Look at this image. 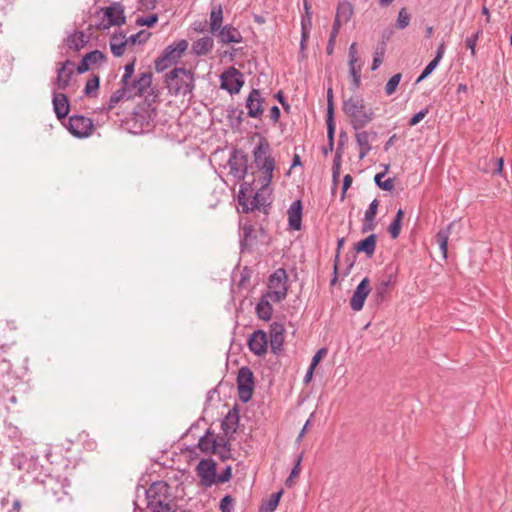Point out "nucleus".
Instances as JSON below:
<instances>
[{
  "label": "nucleus",
  "instance_id": "63",
  "mask_svg": "<svg viewBox=\"0 0 512 512\" xmlns=\"http://www.w3.org/2000/svg\"><path fill=\"white\" fill-rule=\"evenodd\" d=\"M401 227H402V222L398 221V220H392V222L390 223V225L388 226V233L390 234V237L392 239H396L399 237L400 235V232H401Z\"/></svg>",
  "mask_w": 512,
  "mask_h": 512
},
{
  "label": "nucleus",
  "instance_id": "17",
  "mask_svg": "<svg viewBox=\"0 0 512 512\" xmlns=\"http://www.w3.org/2000/svg\"><path fill=\"white\" fill-rule=\"evenodd\" d=\"M348 56H349V74L351 77V86L350 89L352 91H356L361 86V69L362 64H357L358 62V56H357V44L353 42L348 50Z\"/></svg>",
  "mask_w": 512,
  "mask_h": 512
},
{
  "label": "nucleus",
  "instance_id": "20",
  "mask_svg": "<svg viewBox=\"0 0 512 512\" xmlns=\"http://www.w3.org/2000/svg\"><path fill=\"white\" fill-rule=\"evenodd\" d=\"M147 506L152 504V501H170V486L165 481L153 482L150 487L145 491Z\"/></svg>",
  "mask_w": 512,
  "mask_h": 512
},
{
  "label": "nucleus",
  "instance_id": "61",
  "mask_svg": "<svg viewBox=\"0 0 512 512\" xmlns=\"http://www.w3.org/2000/svg\"><path fill=\"white\" fill-rule=\"evenodd\" d=\"M304 14L301 17V24H312V7L309 0H303Z\"/></svg>",
  "mask_w": 512,
  "mask_h": 512
},
{
  "label": "nucleus",
  "instance_id": "2",
  "mask_svg": "<svg viewBox=\"0 0 512 512\" xmlns=\"http://www.w3.org/2000/svg\"><path fill=\"white\" fill-rule=\"evenodd\" d=\"M153 74L150 71L141 72L136 78H130L126 83L120 82L121 87L115 92V99L132 100L135 97L145 96L147 99L152 96L153 101L157 98L155 89L152 88Z\"/></svg>",
  "mask_w": 512,
  "mask_h": 512
},
{
  "label": "nucleus",
  "instance_id": "50",
  "mask_svg": "<svg viewBox=\"0 0 512 512\" xmlns=\"http://www.w3.org/2000/svg\"><path fill=\"white\" fill-rule=\"evenodd\" d=\"M411 20V15L408 12L406 7H403L399 10L397 20H396V27L398 29H405Z\"/></svg>",
  "mask_w": 512,
  "mask_h": 512
},
{
  "label": "nucleus",
  "instance_id": "42",
  "mask_svg": "<svg viewBox=\"0 0 512 512\" xmlns=\"http://www.w3.org/2000/svg\"><path fill=\"white\" fill-rule=\"evenodd\" d=\"M99 88H100V76L97 74H92L85 84V87L83 89V94L89 98L97 97Z\"/></svg>",
  "mask_w": 512,
  "mask_h": 512
},
{
  "label": "nucleus",
  "instance_id": "56",
  "mask_svg": "<svg viewBox=\"0 0 512 512\" xmlns=\"http://www.w3.org/2000/svg\"><path fill=\"white\" fill-rule=\"evenodd\" d=\"M157 21H158V15L154 13V14H150L148 16H142V17L137 18L136 25L152 27L157 23Z\"/></svg>",
  "mask_w": 512,
  "mask_h": 512
},
{
  "label": "nucleus",
  "instance_id": "33",
  "mask_svg": "<svg viewBox=\"0 0 512 512\" xmlns=\"http://www.w3.org/2000/svg\"><path fill=\"white\" fill-rule=\"evenodd\" d=\"M64 45L73 52H79L88 43V38L82 31L75 30L64 40Z\"/></svg>",
  "mask_w": 512,
  "mask_h": 512
},
{
  "label": "nucleus",
  "instance_id": "25",
  "mask_svg": "<svg viewBox=\"0 0 512 512\" xmlns=\"http://www.w3.org/2000/svg\"><path fill=\"white\" fill-rule=\"evenodd\" d=\"M52 105L57 119L60 121L66 119L71 109L68 96L65 93L54 90L52 93Z\"/></svg>",
  "mask_w": 512,
  "mask_h": 512
},
{
  "label": "nucleus",
  "instance_id": "37",
  "mask_svg": "<svg viewBox=\"0 0 512 512\" xmlns=\"http://www.w3.org/2000/svg\"><path fill=\"white\" fill-rule=\"evenodd\" d=\"M390 285H391V277H389L386 280H382L375 285V288H374V291L372 294V301L374 302L375 305L379 306L380 304H382L385 301L386 296L389 292Z\"/></svg>",
  "mask_w": 512,
  "mask_h": 512
},
{
  "label": "nucleus",
  "instance_id": "31",
  "mask_svg": "<svg viewBox=\"0 0 512 512\" xmlns=\"http://www.w3.org/2000/svg\"><path fill=\"white\" fill-rule=\"evenodd\" d=\"M239 425V410L234 407L225 416L224 420L221 423V429L224 434V438L227 439L229 436L233 435L238 428Z\"/></svg>",
  "mask_w": 512,
  "mask_h": 512
},
{
  "label": "nucleus",
  "instance_id": "1",
  "mask_svg": "<svg viewBox=\"0 0 512 512\" xmlns=\"http://www.w3.org/2000/svg\"><path fill=\"white\" fill-rule=\"evenodd\" d=\"M342 111L355 131L365 128L376 118L375 109L366 102L361 93H354L343 99Z\"/></svg>",
  "mask_w": 512,
  "mask_h": 512
},
{
  "label": "nucleus",
  "instance_id": "49",
  "mask_svg": "<svg viewBox=\"0 0 512 512\" xmlns=\"http://www.w3.org/2000/svg\"><path fill=\"white\" fill-rule=\"evenodd\" d=\"M151 33L145 30H141L136 34H133L126 38L127 44L135 45V44H144L149 39Z\"/></svg>",
  "mask_w": 512,
  "mask_h": 512
},
{
  "label": "nucleus",
  "instance_id": "60",
  "mask_svg": "<svg viewBox=\"0 0 512 512\" xmlns=\"http://www.w3.org/2000/svg\"><path fill=\"white\" fill-rule=\"evenodd\" d=\"M379 201L377 199H373L369 204L368 209L365 211L364 220H375L377 211H378Z\"/></svg>",
  "mask_w": 512,
  "mask_h": 512
},
{
  "label": "nucleus",
  "instance_id": "55",
  "mask_svg": "<svg viewBox=\"0 0 512 512\" xmlns=\"http://www.w3.org/2000/svg\"><path fill=\"white\" fill-rule=\"evenodd\" d=\"M115 92H113L108 100V102L102 107L98 108V112L101 114H108L112 109L116 107V105L121 102L119 98L115 99Z\"/></svg>",
  "mask_w": 512,
  "mask_h": 512
},
{
  "label": "nucleus",
  "instance_id": "46",
  "mask_svg": "<svg viewBox=\"0 0 512 512\" xmlns=\"http://www.w3.org/2000/svg\"><path fill=\"white\" fill-rule=\"evenodd\" d=\"M325 121L326 123H335L334 96L332 87L327 89V108Z\"/></svg>",
  "mask_w": 512,
  "mask_h": 512
},
{
  "label": "nucleus",
  "instance_id": "12",
  "mask_svg": "<svg viewBox=\"0 0 512 512\" xmlns=\"http://www.w3.org/2000/svg\"><path fill=\"white\" fill-rule=\"evenodd\" d=\"M243 85V74L234 67H229L220 75V88L230 95L238 94Z\"/></svg>",
  "mask_w": 512,
  "mask_h": 512
},
{
  "label": "nucleus",
  "instance_id": "32",
  "mask_svg": "<svg viewBox=\"0 0 512 512\" xmlns=\"http://www.w3.org/2000/svg\"><path fill=\"white\" fill-rule=\"evenodd\" d=\"M272 296H267V293H263L259 302L256 304L255 313L260 320L269 321L273 314Z\"/></svg>",
  "mask_w": 512,
  "mask_h": 512
},
{
  "label": "nucleus",
  "instance_id": "45",
  "mask_svg": "<svg viewBox=\"0 0 512 512\" xmlns=\"http://www.w3.org/2000/svg\"><path fill=\"white\" fill-rule=\"evenodd\" d=\"M327 126V145L322 147V153L327 156L334 149L335 123H326Z\"/></svg>",
  "mask_w": 512,
  "mask_h": 512
},
{
  "label": "nucleus",
  "instance_id": "6",
  "mask_svg": "<svg viewBox=\"0 0 512 512\" xmlns=\"http://www.w3.org/2000/svg\"><path fill=\"white\" fill-rule=\"evenodd\" d=\"M187 48L188 42L185 39L175 41L168 45L154 60L156 72L161 73L170 66L177 64Z\"/></svg>",
  "mask_w": 512,
  "mask_h": 512
},
{
  "label": "nucleus",
  "instance_id": "59",
  "mask_svg": "<svg viewBox=\"0 0 512 512\" xmlns=\"http://www.w3.org/2000/svg\"><path fill=\"white\" fill-rule=\"evenodd\" d=\"M438 64L439 63L437 61H435L434 59L431 60L427 64V66L423 69V71L421 72L419 77L417 78L416 83H419V82L423 81L424 79H426L436 69Z\"/></svg>",
  "mask_w": 512,
  "mask_h": 512
},
{
  "label": "nucleus",
  "instance_id": "21",
  "mask_svg": "<svg viewBox=\"0 0 512 512\" xmlns=\"http://www.w3.org/2000/svg\"><path fill=\"white\" fill-rule=\"evenodd\" d=\"M371 292L370 280L364 277L357 285L350 299V306L353 311L362 310L365 300Z\"/></svg>",
  "mask_w": 512,
  "mask_h": 512
},
{
  "label": "nucleus",
  "instance_id": "38",
  "mask_svg": "<svg viewBox=\"0 0 512 512\" xmlns=\"http://www.w3.org/2000/svg\"><path fill=\"white\" fill-rule=\"evenodd\" d=\"M223 23V8L221 4L213 5L209 15L210 32L215 34Z\"/></svg>",
  "mask_w": 512,
  "mask_h": 512
},
{
  "label": "nucleus",
  "instance_id": "53",
  "mask_svg": "<svg viewBox=\"0 0 512 512\" xmlns=\"http://www.w3.org/2000/svg\"><path fill=\"white\" fill-rule=\"evenodd\" d=\"M482 34V30L478 29L474 34L467 37L465 40L466 47L470 49L471 56L474 57L476 55V43L479 39V36Z\"/></svg>",
  "mask_w": 512,
  "mask_h": 512
},
{
  "label": "nucleus",
  "instance_id": "27",
  "mask_svg": "<svg viewBox=\"0 0 512 512\" xmlns=\"http://www.w3.org/2000/svg\"><path fill=\"white\" fill-rule=\"evenodd\" d=\"M288 227L292 231H299L302 228L303 204L300 199L293 201L287 211Z\"/></svg>",
  "mask_w": 512,
  "mask_h": 512
},
{
  "label": "nucleus",
  "instance_id": "29",
  "mask_svg": "<svg viewBox=\"0 0 512 512\" xmlns=\"http://www.w3.org/2000/svg\"><path fill=\"white\" fill-rule=\"evenodd\" d=\"M255 182H256L255 179H253L251 182L243 180V182L240 185L237 200H238V204L242 208L243 213H244L245 204L247 206H250L252 204V199L256 193Z\"/></svg>",
  "mask_w": 512,
  "mask_h": 512
},
{
  "label": "nucleus",
  "instance_id": "16",
  "mask_svg": "<svg viewBox=\"0 0 512 512\" xmlns=\"http://www.w3.org/2000/svg\"><path fill=\"white\" fill-rule=\"evenodd\" d=\"M216 466V462L211 458L200 460L196 467V472L202 486L208 488L215 484Z\"/></svg>",
  "mask_w": 512,
  "mask_h": 512
},
{
  "label": "nucleus",
  "instance_id": "40",
  "mask_svg": "<svg viewBox=\"0 0 512 512\" xmlns=\"http://www.w3.org/2000/svg\"><path fill=\"white\" fill-rule=\"evenodd\" d=\"M244 111L234 106L227 108V119L232 129H239L243 123Z\"/></svg>",
  "mask_w": 512,
  "mask_h": 512
},
{
  "label": "nucleus",
  "instance_id": "4",
  "mask_svg": "<svg viewBox=\"0 0 512 512\" xmlns=\"http://www.w3.org/2000/svg\"><path fill=\"white\" fill-rule=\"evenodd\" d=\"M252 154L256 167L262 171V176L259 178L260 183H263L264 187L270 186L275 170V159L271 155V147L265 137H260L259 143L254 147Z\"/></svg>",
  "mask_w": 512,
  "mask_h": 512
},
{
  "label": "nucleus",
  "instance_id": "34",
  "mask_svg": "<svg viewBox=\"0 0 512 512\" xmlns=\"http://www.w3.org/2000/svg\"><path fill=\"white\" fill-rule=\"evenodd\" d=\"M376 245L377 235L370 234L354 245V251L356 253H364L367 258H371L375 253Z\"/></svg>",
  "mask_w": 512,
  "mask_h": 512
},
{
  "label": "nucleus",
  "instance_id": "15",
  "mask_svg": "<svg viewBox=\"0 0 512 512\" xmlns=\"http://www.w3.org/2000/svg\"><path fill=\"white\" fill-rule=\"evenodd\" d=\"M74 62L70 59H67L63 62H59L57 64L56 72L57 76L53 80V85L55 86V90L63 91L68 88L70 85L71 79L74 75Z\"/></svg>",
  "mask_w": 512,
  "mask_h": 512
},
{
  "label": "nucleus",
  "instance_id": "47",
  "mask_svg": "<svg viewBox=\"0 0 512 512\" xmlns=\"http://www.w3.org/2000/svg\"><path fill=\"white\" fill-rule=\"evenodd\" d=\"M385 172L377 173L374 177L375 184L384 191H392L394 189V178L383 179Z\"/></svg>",
  "mask_w": 512,
  "mask_h": 512
},
{
  "label": "nucleus",
  "instance_id": "39",
  "mask_svg": "<svg viewBox=\"0 0 512 512\" xmlns=\"http://www.w3.org/2000/svg\"><path fill=\"white\" fill-rule=\"evenodd\" d=\"M452 226H453V223H450L445 228L440 229L435 236L436 242L438 243L439 248H440L444 258L447 257L448 240H449L450 230H451Z\"/></svg>",
  "mask_w": 512,
  "mask_h": 512
},
{
  "label": "nucleus",
  "instance_id": "57",
  "mask_svg": "<svg viewBox=\"0 0 512 512\" xmlns=\"http://www.w3.org/2000/svg\"><path fill=\"white\" fill-rule=\"evenodd\" d=\"M135 64L136 57H133L132 60L124 66V74L122 75L120 82L126 83L130 78L133 77L135 72Z\"/></svg>",
  "mask_w": 512,
  "mask_h": 512
},
{
  "label": "nucleus",
  "instance_id": "43",
  "mask_svg": "<svg viewBox=\"0 0 512 512\" xmlns=\"http://www.w3.org/2000/svg\"><path fill=\"white\" fill-rule=\"evenodd\" d=\"M282 494V489L279 490L278 492L273 493L268 500L264 501L260 505L259 512H274L277 506L279 505Z\"/></svg>",
  "mask_w": 512,
  "mask_h": 512
},
{
  "label": "nucleus",
  "instance_id": "51",
  "mask_svg": "<svg viewBox=\"0 0 512 512\" xmlns=\"http://www.w3.org/2000/svg\"><path fill=\"white\" fill-rule=\"evenodd\" d=\"M401 79H402V74L396 73L387 81V83L385 85V93L388 96L392 95L396 91Z\"/></svg>",
  "mask_w": 512,
  "mask_h": 512
},
{
  "label": "nucleus",
  "instance_id": "35",
  "mask_svg": "<svg viewBox=\"0 0 512 512\" xmlns=\"http://www.w3.org/2000/svg\"><path fill=\"white\" fill-rule=\"evenodd\" d=\"M214 47V40L211 36L206 35L196 41L192 44V53L198 57L205 56Z\"/></svg>",
  "mask_w": 512,
  "mask_h": 512
},
{
  "label": "nucleus",
  "instance_id": "9",
  "mask_svg": "<svg viewBox=\"0 0 512 512\" xmlns=\"http://www.w3.org/2000/svg\"><path fill=\"white\" fill-rule=\"evenodd\" d=\"M94 128L93 120L82 114H74L68 119L67 129L76 138L84 139L89 137Z\"/></svg>",
  "mask_w": 512,
  "mask_h": 512
},
{
  "label": "nucleus",
  "instance_id": "36",
  "mask_svg": "<svg viewBox=\"0 0 512 512\" xmlns=\"http://www.w3.org/2000/svg\"><path fill=\"white\" fill-rule=\"evenodd\" d=\"M370 137L371 133L366 130H359L355 133L356 143L360 147L359 151V159L365 158L368 153L372 150V146L370 145Z\"/></svg>",
  "mask_w": 512,
  "mask_h": 512
},
{
  "label": "nucleus",
  "instance_id": "30",
  "mask_svg": "<svg viewBox=\"0 0 512 512\" xmlns=\"http://www.w3.org/2000/svg\"><path fill=\"white\" fill-rule=\"evenodd\" d=\"M255 182H256L255 179H253L251 182L243 180V182L240 185L237 200H238V204L242 208L243 213H244L245 204L247 206H250L252 204V199L256 193Z\"/></svg>",
  "mask_w": 512,
  "mask_h": 512
},
{
  "label": "nucleus",
  "instance_id": "23",
  "mask_svg": "<svg viewBox=\"0 0 512 512\" xmlns=\"http://www.w3.org/2000/svg\"><path fill=\"white\" fill-rule=\"evenodd\" d=\"M106 61V55L100 50H93L86 53L78 65L76 66V71L78 74H83L91 69H93L96 65L103 63Z\"/></svg>",
  "mask_w": 512,
  "mask_h": 512
},
{
  "label": "nucleus",
  "instance_id": "28",
  "mask_svg": "<svg viewBox=\"0 0 512 512\" xmlns=\"http://www.w3.org/2000/svg\"><path fill=\"white\" fill-rule=\"evenodd\" d=\"M218 41L222 44L241 43L243 36L232 24L222 26L217 32Z\"/></svg>",
  "mask_w": 512,
  "mask_h": 512
},
{
  "label": "nucleus",
  "instance_id": "26",
  "mask_svg": "<svg viewBox=\"0 0 512 512\" xmlns=\"http://www.w3.org/2000/svg\"><path fill=\"white\" fill-rule=\"evenodd\" d=\"M257 243V231L254 226L247 222L241 226L240 232V250L241 252H251Z\"/></svg>",
  "mask_w": 512,
  "mask_h": 512
},
{
  "label": "nucleus",
  "instance_id": "54",
  "mask_svg": "<svg viewBox=\"0 0 512 512\" xmlns=\"http://www.w3.org/2000/svg\"><path fill=\"white\" fill-rule=\"evenodd\" d=\"M235 500L231 495H225L220 503L219 509L221 512H233Z\"/></svg>",
  "mask_w": 512,
  "mask_h": 512
},
{
  "label": "nucleus",
  "instance_id": "3",
  "mask_svg": "<svg viewBox=\"0 0 512 512\" xmlns=\"http://www.w3.org/2000/svg\"><path fill=\"white\" fill-rule=\"evenodd\" d=\"M168 93L173 96H186L195 88L194 73L184 67H175L164 75Z\"/></svg>",
  "mask_w": 512,
  "mask_h": 512
},
{
  "label": "nucleus",
  "instance_id": "52",
  "mask_svg": "<svg viewBox=\"0 0 512 512\" xmlns=\"http://www.w3.org/2000/svg\"><path fill=\"white\" fill-rule=\"evenodd\" d=\"M384 53H385V43L383 42L382 46L377 47L375 50V54H374L372 65H371L372 71H375L380 67V65L383 62Z\"/></svg>",
  "mask_w": 512,
  "mask_h": 512
},
{
  "label": "nucleus",
  "instance_id": "58",
  "mask_svg": "<svg viewBox=\"0 0 512 512\" xmlns=\"http://www.w3.org/2000/svg\"><path fill=\"white\" fill-rule=\"evenodd\" d=\"M232 478V466L227 465L220 474H216L215 484L226 483Z\"/></svg>",
  "mask_w": 512,
  "mask_h": 512
},
{
  "label": "nucleus",
  "instance_id": "48",
  "mask_svg": "<svg viewBox=\"0 0 512 512\" xmlns=\"http://www.w3.org/2000/svg\"><path fill=\"white\" fill-rule=\"evenodd\" d=\"M152 512H175V509L172 505V500L170 501H152V504L147 506Z\"/></svg>",
  "mask_w": 512,
  "mask_h": 512
},
{
  "label": "nucleus",
  "instance_id": "64",
  "mask_svg": "<svg viewBox=\"0 0 512 512\" xmlns=\"http://www.w3.org/2000/svg\"><path fill=\"white\" fill-rule=\"evenodd\" d=\"M429 112V108L428 107H425L423 109H421L420 111H418L417 113H415L410 119H409V126H415L417 125L420 121H422L424 119V117L428 114Z\"/></svg>",
  "mask_w": 512,
  "mask_h": 512
},
{
  "label": "nucleus",
  "instance_id": "41",
  "mask_svg": "<svg viewBox=\"0 0 512 512\" xmlns=\"http://www.w3.org/2000/svg\"><path fill=\"white\" fill-rule=\"evenodd\" d=\"M124 38L125 35L123 33L120 34V37L114 34L111 38L110 50L115 57H121L124 54L127 46V41Z\"/></svg>",
  "mask_w": 512,
  "mask_h": 512
},
{
  "label": "nucleus",
  "instance_id": "18",
  "mask_svg": "<svg viewBox=\"0 0 512 512\" xmlns=\"http://www.w3.org/2000/svg\"><path fill=\"white\" fill-rule=\"evenodd\" d=\"M264 102L265 99L262 97L261 91L253 88L245 101L247 116L250 118L260 119L264 113Z\"/></svg>",
  "mask_w": 512,
  "mask_h": 512
},
{
  "label": "nucleus",
  "instance_id": "44",
  "mask_svg": "<svg viewBox=\"0 0 512 512\" xmlns=\"http://www.w3.org/2000/svg\"><path fill=\"white\" fill-rule=\"evenodd\" d=\"M353 13L354 10L352 4L348 1H342L337 5L335 17L343 20L344 23H347L351 19Z\"/></svg>",
  "mask_w": 512,
  "mask_h": 512
},
{
  "label": "nucleus",
  "instance_id": "24",
  "mask_svg": "<svg viewBox=\"0 0 512 512\" xmlns=\"http://www.w3.org/2000/svg\"><path fill=\"white\" fill-rule=\"evenodd\" d=\"M347 142H348L347 132L344 130H341L339 133L338 144H337L336 152H335L334 159H333V166H332V182H333L334 187L337 186V183L339 180L342 155L344 153V146Z\"/></svg>",
  "mask_w": 512,
  "mask_h": 512
},
{
  "label": "nucleus",
  "instance_id": "14",
  "mask_svg": "<svg viewBox=\"0 0 512 512\" xmlns=\"http://www.w3.org/2000/svg\"><path fill=\"white\" fill-rule=\"evenodd\" d=\"M68 486L69 484L66 479H64V481H60L58 479L51 478L44 483L45 494L50 500H54L56 502L70 500L71 498L67 491Z\"/></svg>",
  "mask_w": 512,
  "mask_h": 512
},
{
  "label": "nucleus",
  "instance_id": "62",
  "mask_svg": "<svg viewBox=\"0 0 512 512\" xmlns=\"http://www.w3.org/2000/svg\"><path fill=\"white\" fill-rule=\"evenodd\" d=\"M251 276L252 270L249 267L245 266L240 272V279L238 285L240 287H246L250 283Z\"/></svg>",
  "mask_w": 512,
  "mask_h": 512
},
{
  "label": "nucleus",
  "instance_id": "11",
  "mask_svg": "<svg viewBox=\"0 0 512 512\" xmlns=\"http://www.w3.org/2000/svg\"><path fill=\"white\" fill-rule=\"evenodd\" d=\"M228 166L233 177L237 181H243L248 172V155L242 149H233Z\"/></svg>",
  "mask_w": 512,
  "mask_h": 512
},
{
  "label": "nucleus",
  "instance_id": "19",
  "mask_svg": "<svg viewBox=\"0 0 512 512\" xmlns=\"http://www.w3.org/2000/svg\"><path fill=\"white\" fill-rule=\"evenodd\" d=\"M285 340V327L282 323L273 322L269 327V340L271 352L280 355L283 352Z\"/></svg>",
  "mask_w": 512,
  "mask_h": 512
},
{
  "label": "nucleus",
  "instance_id": "8",
  "mask_svg": "<svg viewBox=\"0 0 512 512\" xmlns=\"http://www.w3.org/2000/svg\"><path fill=\"white\" fill-rule=\"evenodd\" d=\"M255 387V378L251 369L243 366L238 370L237 374V389L238 397L242 403H247L251 400Z\"/></svg>",
  "mask_w": 512,
  "mask_h": 512
},
{
  "label": "nucleus",
  "instance_id": "22",
  "mask_svg": "<svg viewBox=\"0 0 512 512\" xmlns=\"http://www.w3.org/2000/svg\"><path fill=\"white\" fill-rule=\"evenodd\" d=\"M247 345L249 350L256 356H263L267 353L268 337L267 333L261 329L255 330L248 338Z\"/></svg>",
  "mask_w": 512,
  "mask_h": 512
},
{
  "label": "nucleus",
  "instance_id": "10",
  "mask_svg": "<svg viewBox=\"0 0 512 512\" xmlns=\"http://www.w3.org/2000/svg\"><path fill=\"white\" fill-rule=\"evenodd\" d=\"M100 11L107 22L97 25L99 29L106 30L112 26H122L126 22L124 6L120 2H113L109 6L101 7Z\"/></svg>",
  "mask_w": 512,
  "mask_h": 512
},
{
  "label": "nucleus",
  "instance_id": "7",
  "mask_svg": "<svg viewBox=\"0 0 512 512\" xmlns=\"http://www.w3.org/2000/svg\"><path fill=\"white\" fill-rule=\"evenodd\" d=\"M267 296H272V302L279 303L286 299L288 293V276L284 268L276 269L267 281Z\"/></svg>",
  "mask_w": 512,
  "mask_h": 512
},
{
  "label": "nucleus",
  "instance_id": "13",
  "mask_svg": "<svg viewBox=\"0 0 512 512\" xmlns=\"http://www.w3.org/2000/svg\"><path fill=\"white\" fill-rule=\"evenodd\" d=\"M270 194L271 190L269 189V186L264 187L263 183H261V186L258 189L256 188V193L252 199V204L250 206L245 204L244 213H249L255 209H258L266 215L269 214L272 205Z\"/></svg>",
  "mask_w": 512,
  "mask_h": 512
},
{
  "label": "nucleus",
  "instance_id": "5",
  "mask_svg": "<svg viewBox=\"0 0 512 512\" xmlns=\"http://www.w3.org/2000/svg\"><path fill=\"white\" fill-rule=\"evenodd\" d=\"M197 447L205 454H215L221 461L232 458L229 438L216 436L210 428L199 438Z\"/></svg>",
  "mask_w": 512,
  "mask_h": 512
}]
</instances>
